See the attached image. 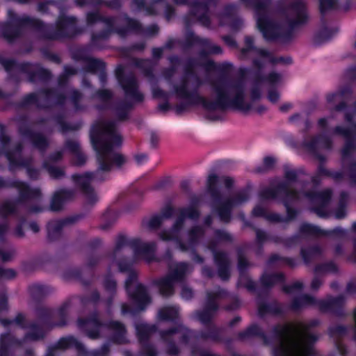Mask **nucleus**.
<instances>
[{"mask_svg": "<svg viewBox=\"0 0 356 356\" xmlns=\"http://www.w3.org/2000/svg\"><path fill=\"white\" fill-rule=\"evenodd\" d=\"M314 336L302 329H293L281 340L275 356H309Z\"/></svg>", "mask_w": 356, "mask_h": 356, "instance_id": "nucleus-1", "label": "nucleus"}, {"mask_svg": "<svg viewBox=\"0 0 356 356\" xmlns=\"http://www.w3.org/2000/svg\"><path fill=\"white\" fill-rule=\"evenodd\" d=\"M113 134V140H116L118 143H120L121 141V138L120 135L113 133L112 129V126L110 124H104L101 126L99 131H92L91 134V140L93 145V147L96 152L99 154H103L109 149V145L111 144H108L102 141L98 140V137L99 136H104L105 134Z\"/></svg>", "mask_w": 356, "mask_h": 356, "instance_id": "nucleus-2", "label": "nucleus"}, {"mask_svg": "<svg viewBox=\"0 0 356 356\" xmlns=\"http://www.w3.org/2000/svg\"><path fill=\"white\" fill-rule=\"evenodd\" d=\"M257 25L265 38L268 39L273 38L275 26L272 22L264 19H259L257 20Z\"/></svg>", "mask_w": 356, "mask_h": 356, "instance_id": "nucleus-3", "label": "nucleus"}, {"mask_svg": "<svg viewBox=\"0 0 356 356\" xmlns=\"http://www.w3.org/2000/svg\"><path fill=\"white\" fill-rule=\"evenodd\" d=\"M178 229L177 227L174 228L172 230H167L163 232L161 234V238L163 241H170L173 240L177 238Z\"/></svg>", "mask_w": 356, "mask_h": 356, "instance_id": "nucleus-4", "label": "nucleus"}, {"mask_svg": "<svg viewBox=\"0 0 356 356\" xmlns=\"http://www.w3.org/2000/svg\"><path fill=\"white\" fill-rule=\"evenodd\" d=\"M293 10L296 13L298 18H301L303 16H305V3L303 1H300L296 3L293 7ZM301 19H298V22H301Z\"/></svg>", "mask_w": 356, "mask_h": 356, "instance_id": "nucleus-5", "label": "nucleus"}, {"mask_svg": "<svg viewBox=\"0 0 356 356\" xmlns=\"http://www.w3.org/2000/svg\"><path fill=\"white\" fill-rule=\"evenodd\" d=\"M74 178L76 179V182L82 187H86L91 180L90 175L88 174L83 175H76L74 177Z\"/></svg>", "mask_w": 356, "mask_h": 356, "instance_id": "nucleus-6", "label": "nucleus"}, {"mask_svg": "<svg viewBox=\"0 0 356 356\" xmlns=\"http://www.w3.org/2000/svg\"><path fill=\"white\" fill-rule=\"evenodd\" d=\"M172 287V281L170 280H163L161 283V291L165 295H168L170 293Z\"/></svg>", "mask_w": 356, "mask_h": 356, "instance_id": "nucleus-7", "label": "nucleus"}, {"mask_svg": "<svg viewBox=\"0 0 356 356\" xmlns=\"http://www.w3.org/2000/svg\"><path fill=\"white\" fill-rule=\"evenodd\" d=\"M320 8L322 12L333 8L335 6L336 0H319Z\"/></svg>", "mask_w": 356, "mask_h": 356, "instance_id": "nucleus-8", "label": "nucleus"}, {"mask_svg": "<svg viewBox=\"0 0 356 356\" xmlns=\"http://www.w3.org/2000/svg\"><path fill=\"white\" fill-rule=\"evenodd\" d=\"M243 96L242 93L237 92L236 95V97L232 100V104L234 106H236L240 109H245V108L243 104Z\"/></svg>", "mask_w": 356, "mask_h": 356, "instance_id": "nucleus-9", "label": "nucleus"}, {"mask_svg": "<svg viewBox=\"0 0 356 356\" xmlns=\"http://www.w3.org/2000/svg\"><path fill=\"white\" fill-rule=\"evenodd\" d=\"M268 98L271 102L275 103L279 99L280 95L277 91L272 90L269 92Z\"/></svg>", "mask_w": 356, "mask_h": 356, "instance_id": "nucleus-10", "label": "nucleus"}, {"mask_svg": "<svg viewBox=\"0 0 356 356\" xmlns=\"http://www.w3.org/2000/svg\"><path fill=\"white\" fill-rule=\"evenodd\" d=\"M219 99H220L219 100H220V102H219L218 104H216L215 106H211V105H209V104H206L205 107L207 109H209V110L216 109V108H217L218 107H221L222 102H223V97L220 95Z\"/></svg>", "mask_w": 356, "mask_h": 356, "instance_id": "nucleus-11", "label": "nucleus"}, {"mask_svg": "<svg viewBox=\"0 0 356 356\" xmlns=\"http://www.w3.org/2000/svg\"><path fill=\"white\" fill-rule=\"evenodd\" d=\"M124 161V157L119 154H115L114 156V162L117 164V165H120L122 164Z\"/></svg>", "mask_w": 356, "mask_h": 356, "instance_id": "nucleus-12", "label": "nucleus"}, {"mask_svg": "<svg viewBox=\"0 0 356 356\" xmlns=\"http://www.w3.org/2000/svg\"><path fill=\"white\" fill-rule=\"evenodd\" d=\"M111 149H112V146L111 145H109V149L108 151L104 152V153H102V154H99V153H97L99 155V157H101V159L102 160V162H104V156H106L107 157V156H108V154H110V152H111Z\"/></svg>", "mask_w": 356, "mask_h": 356, "instance_id": "nucleus-13", "label": "nucleus"}, {"mask_svg": "<svg viewBox=\"0 0 356 356\" xmlns=\"http://www.w3.org/2000/svg\"><path fill=\"white\" fill-rule=\"evenodd\" d=\"M146 159H147V157H146V156L145 154L137 155L136 156V159L137 162L139 163H140L143 161H145Z\"/></svg>", "mask_w": 356, "mask_h": 356, "instance_id": "nucleus-14", "label": "nucleus"}, {"mask_svg": "<svg viewBox=\"0 0 356 356\" xmlns=\"http://www.w3.org/2000/svg\"><path fill=\"white\" fill-rule=\"evenodd\" d=\"M191 296V291L190 290H188L187 291H186V293L185 292L182 293V296L186 298H189Z\"/></svg>", "mask_w": 356, "mask_h": 356, "instance_id": "nucleus-15", "label": "nucleus"}, {"mask_svg": "<svg viewBox=\"0 0 356 356\" xmlns=\"http://www.w3.org/2000/svg\"><path fill=\"white\" fill-rule=\"evenodd\" d=\"M216 176H214V175L213 176V175L210 176L209 177V184H211L214 183L216 181Z\"/></svg>", "mask_w": 356, "mask_h": 356, "instance_id": "nucleus-16", "label": "nucleus"}, {"mask_svg": "<svg viewBox=\"0 0 356 356\" xmlns=\"http://www.w3.org/2000/svg\"><path fill=\"white\" fill-rule=\"evenodd\" d=\"M253 212H254V213L255 215H259V214H260V213H259V212H257V209H254Z\"/></svg>", "mask_w": 356, "mask_h": 356, "instance_id": "nucleus-17", "label": "nucleus"}, {"mask_svg": "<svg viewBox=\"0 0 356 356\" xmlns=\"http://www.w3.org/2000/svg\"><path fill=\"white\" fill-rule=\"evenodd\" d=\"M312 286H313L314 288H316V284H315V282H314L312 283Z\"/></svg>", "mask_w": 356, "mask_h": 356, "instance_id": "nucleus-18", "label": "nucleus"}, {"mask_svg": "<svg viewBox=\"0 0 356 356\" xmlns=\"http://www.w3.org/2000/svg\"><path fill=\"white\" fill-rule=\"evenodd\" d=\"M102 168L104 169V170L106 169V168H105L103 164H102Z\"/></svg>", "mask_w": 356, "mask_h": 356, "instance_id": "nucleus-19", "label": "nucleus"}]
</instances>
